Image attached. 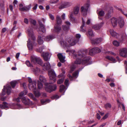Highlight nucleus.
Wrapping results in <instances>:
<instances>
[{"label":"nucleus","instance_id":"obj_30","mask_svg":"<svg viewBox=\"0 0 127 127\" xmlns=\"http://www.w3.org/2000/svg\"><path fill=\"white\" fill-rule=\"evenodd\" d=\"M35 89H35L32 90L33 91L35 97H38L41 95V94L39 91L35 90Z\"/></svg>","mask_w":127,"mask_h":127},{"label":"nucleus","instance_id":"obj_23","mask_svg":"<svg viewBox=\"0 0 127 127\" xmlns=\"http://www.w3.org/2000/svg\"><path fill=\"white\" fill-rule=\"evenodd\" d=\"M43 36H41L39 34L38 37L37 42L39 44H42L43 42Z\"/></svg>","mask_w":127,"mask_h":127},{"label":"nucleus","instance_id":"obj_31","mask_svg":"<svg viewBox=\"0 0 127 127\" xmlns=\"http://www.w3.org/2000/svg\"><path fill=\"white\" fill-rule=\"evenodd\" d=\"M57 24L58 25L61 24L62 22V20L60 17L58 15H57L56 18Z\"/></svg>","mask_w":127,"mask_h":127},{"label":"nucleus","instance_id":"obj_26","mask_svg":"<svg viewBox=\"0 0 127 127\" xmlns=\"http://www.w3.org/2000/svg\"><path fill=\"white\" fill-rule=\"evenodd\" d=\"M79 10V7L77 6L75 7L74 8L73 12L75 15L78 14Z\"/></svg>","mask_w":127,"mask_h":127},{"label":"nucleus","instance_id":"obj_25","mask_svg":"<svg viewBox=\"0 0 127 127\" xmlns=\"http://www.w3.org/2000/svg\"><path fill=\"white\" fill-rule=\"evenodd\" d=\"M61 27L59 26L56 25L54 26V31L55 32L58 33L61 30Z\"/></svg>","mask_w":127,"mask_h":127},{"label":"nucleus","instance_id":"obj_10","mask_svg":"<svg viewBox=\"0 0 127 127\" xmlns=\"http://www.w3.org/2000/svg\"><path fill=\"white\" fill-rule=\"evenodd\" d=\"M41 55L44 60L46 61H47L50 60L51 55L50 53L46 52L42 53Z\"/></svg>","mask_w":127,"mask_h":127},{"label":"nucleus","instance_id":"obj_13","mask_svg":"<svg viewBox=\"0 0 127 127\" xmlns=\"http://www.w3.org/2000/svg\"><path fill=\"white\" fill-rule=\"evenodd\" d=\"M117 21L120 27H123L124 25V19L122 17H119L117 19Z\"/></svg>","mask_w":127,"mask_h":127},{"label":"nucleus","instance_id":"obj_20","mask_svg":"<svg viewBox=\"0 0 127 127\" xmlns=\"http://www.w3.org/2000/svg\"><path fill=\"white\" fill-rule=\"evenodd\" d=\"M39 79L41 82L45 83V85L46 86L48 85L49 84L48 83H46V78L43 76L40 75L39 76Z\"/></svg>","mask_w":127,"mask_h":127},{"label":"nucleus","instance_id":"obj_62","mask_svg":"<svg viewBox=\"0 0 127 127\" xmlns=\"http://www.w3.org/2000/svg\"><path fill=\"white\" fill-rule=\"evenodd\" d=\"M24 22L26 24H28L29 22L28 19L27 18H25L24 20Z\"/></svg>","mask_w":127,"mask_h":127},{"label":"nucleus","instance_id":"obj_15","mask_svg":"<svg viewBox=\"0 0 127 127\" xmlns=\"http://www.w3.org/2000/svg\"><path fill=\"white\" fill-rule=\"evenodd\" d=\"M57 56L61 62L64 63L65 62V56L64 55H63L61 53H59L58 54Z\"/></svg>","mask_w":127,"mask_h":127},{"label":"nucleus","instance_id":"obj_36","mask_svg":"<svg viewBox=\"0 0 127 127\" xmlns=\"http://www.w3.org/2000/svg\"><path fill=\"white\" fill-rule=\"evenodd\" d=\"M89 54L90 55H92L95 53L94 48L89 50Z\"/></svg>","mask_w":127,"mask_h":127},{"label":"nucleus","instance_id":"obj_22","mask_svg":"<svg viewBox=\"0 0 127 127\" xmlns=\"http://www.w3.org/2000/svg\"><path fill=\"white\" fill-rule=\"evenodd\" d=\"M110 32L112 36L116 38H118L119 37V34L118 33H117L113 30H110Z\"/></svg>","mask_w":127,"mask_h":127},{"label":"nucleus","instance_id":"obj_8","mask_svg":"<svg viewBox=\"0 0 127 127\" xmlns=\"http://www.w3.org/2000/svg\"><path fill=\"white\" fill-rule=\"evenodd\" d=\"M57 87V86L56 84L49 85H48L45 87V90L46 91L50 93L55 91Z\"/></svg>","mask_w":127,"mask_h":127},{"label":"nucleus","instance_id":"obj_5","mask_svg":"<svg viewBox=\"0 0 127 127\" xmlns=\"http://www.w3.org/2000/svg\"><path fill=\"white\" fill-rule=\"evenodd\" d=\"M28 81L29 82V88L31 90H33L36 88V82L35 81H32V79L30 77H28Z\"/></svg>","mask_w":127,"mask_h":127},{"label":"nucleus","instance_id":"obj_48","mask_svg":"<svg viewBox=\"0 0 127 127\" xmlns=\"http://www.w3.org/2000/svg\"><path fill=\"white\" fill-rule=\"evenodd\" d=\"M112 14L110 12H108L106 17V18H108L111 17L112 16Z\"/></svg>","mask_w":127,"mask_h":127},{"label":"nucleus","instance_id":"obj_9","mask_svg":"<svg viewBox=\"0 0 127 127\" xmlns=\"http://www.w3.org/2000/svg\"><path fill=\"white\" fill-rule=\"evenodd\" d=\"M11 88L10 85H7L6 86H4L2 95H4L6 93H7L8 95L11 92Z\"/></svg>","mask_w":127,"mask_h":127},{"label":"nucleus","instance_id":"obj_7","mask_svg":"<svg viewBox=\"0 0 127 127\" xmlns=\"http://www.w3.org/2000/svg\"><path fill=\"white\" fill-rule=\"evenodd\" d=\"M48 75L49 76L51 80L53 81L52 83H54L56 81V76L53 70H51L48 71Z\"/></svg>","mask_w":127,"mask_h":127},{"label":"nucleus","instance_id":"obj_63","mask_svg":"<svg viewBox=\"0 0 127 127\" xmlns=\"http://www.w3.org/2000/svg\"><path fill=\"white\" fill-rule=\"evenodd\" d=\"M7 30V29L6 28H3L2 30V33H4Z\"/></svg>","mask_w":127,"mask_h":127},{"label":"nucleus","instance_id":"obj_4","mask_svg":"<svg viewBox=\"0 0 127 127\" xmlns=\"http://www.w3.org/2000/svg\"><path fill=\"white\" fill-rule=\"evenodd\" d=\"M90 4L88 3L85 4L84 6L81 7L80 11L84 16H86L87 14L88 8Z\"/></svg>","mask_w":127,"mask_h":127},{"label":"nucleus","instance_id":"obj_44","mask_svg":"<svg viewBox=\"0 0 127 127\" xmlns=\"http://www.w3.org/2000/svg\"><path fill=\"white\" fill-rule=\"evenodd\" d=\"M104 12L102 11L101 10L99 11L98 13V14L99 16L100 17L103 16H104Z\"/></svg>","mask_w":127,"mask_h":127},{"label":"nucleus","instance_id":"obj_6","mask_svg":"<svg viewBox=\"0 0 127 127\" xmlns=\"http://www.w3.org/2000/svg\"><path fill=\"white\" fill-rule=\"evenodd\" d=\"M31 60L32 63L34 64L37 63L40 65H42L43 61L40 58L34 56H32L31 57Z\"/></svg>","mask_w":127,"mask_h":127},{"label":"nucleus","instance_id":"obj_2","mask_svg":"<svg viewBox=\"0 0 127 127\" xmlns=\"http://www.w3.org/2000/svg\"><path fill=\"white\" fill-rule=\"evenodd\" d=\"M28 32L30 37L28 41H27V45L29 49L30 50H31L33 46H36L37 44L35 42L36 38L34 35L32 30L29 29L28 30Z\"/></svg>","mask_w":127,"mask_h":127},{"label":"nucleus","instance_id":"obj_33","mask_svg":"<svg viewBox=\"0 0 127 127\" xmlns=\"http://www.w3.org/2000/svg\"><path fill=\"white\" fill-rule=\"evenodd\" d=\"M27 93V91L26 90L24 91L23 92L19 94L20 98H22V97H25L23 96L26 95Z\"/></svg>","mask_w":127,"mask_h":127},{"label":"nucleus","instance_id":"obj_3","mask_svg":"<svg viewBox=\"0 0 127 127\" xmlns=\"http://www.w3.org/2000/svg\"><path fill=\"white\" fill-rule=\"evenodd\" d=\"M78 41V40L75 38L73 37H71L66 38L64 41L61 42V43L64 46H69L74 45Z\"/></svg>","mask_w":127,"mask_h":127},{"label":"nucleus","instance_id":"obj_19","mask_svg":"<svg viewBox=\"0 0 127 127\" xmlns=\"http://www.w3.org/2000/svg\"><path fill=\"white\" fill-rule=\"evenodd\" d=\"M117 19L113 17L111 19V24L113 27L116 26L117 25Z\"/></svg>","mask_w":127,"mask_h":127},{"label":"nucleus","instance_id":"obj_47","mask_svg":"<svg viewBox=\"0 0 127 127\" xmlns=\"http://www.w3.org/2000/svg\"><path fill=\"white\" fill-rule=\"evenodd\" d=\"M95 53H97L101 52V50L97 47L94 48Z\"/></svg>","mask_w":127,"mask_h":127},{"label":"nucleus","instance_id":"obj_32","mask_svg":"<svg viewBox=\"0 0 127 127\" xmlns=\"http://www.w3.org/2000/svg\"><path fill=\"white\" fill-rule=\"evenodd\" d=\"M8 107V105L7 103L5 102H3V104L0 105V108L2 109L5 108H7Z\"/></svg>","mask_w":127,"mask_h":127},{"label":"nucleus","instance_id":"obj_58","mask_svg":"<svg viewBox=\"0 0 127 127\" xmlns=\"http://www.w3.org/2000/svg\"><path fill=\"white\" fill-rule=\"evenodd\" d=\"M48 101V100H41V103L43 104H45L46 102H47Z\"/></svg>","mask_w":127,"mask_h":127},{"label":"nucleus","instance_id":"obj_17","mask_svg":"<svg viewBox=\"0 0 127 127\" xmlns=\"http://www.w3.org/2000/svg\"><path fill=\"white\" fill-rule=\"evenodd\" d=\"M41 65L42 66V65ZM42 66L44 70H47L50 68V65L49 62H47L44 63V65H42Z\"/></svg>","mask_w":127,"mask_h":127},{"label":"nucleus","instance_id":"obj_16","mask_svg":"<svg viewBox=\"0 0 127 127\" xmlns=\"http://www.w3.org/2000/svg\"><path fill=\"white\" fill-rule=\"evenodd\" d=\"M21 99L25 105H28L32 103L31 102L28 98H26L25 97H22Z\"/></svg>","mask_w":127,"mask_h":127},{"label":"nucleus","instance_id":"obj_40","mask_svg":"<svg viewBox=\"0 0 127 127\" xmlns=\"http://www.w3.org/2000/svg\"><path fill=\"white\" fill-rule=\"evenodd\" d=\"M88 33L89 35L90 36H93L94 35V34L92 30H89L88 31Z\"/></svg>","mask_w":127,"mask_h":127},{"label":"nucleus","instance_id":"obj_51","mask_svg":"<svg viewBox=\"0 0 127 127\" xmlns=\"http://www.w3.org/2000/svg\"><path fill=\"white\" fill-rule=\"evenodd\" d=\"M26 64L28 66H32V65L31 64L30 62L28 61H26Z\"/></svg>","mask_w":127,"mask_h":127},{"label":"nucleus","instance_id":"obj_57","mask_svg":"<svg viewBox=\"0 0 127 127\" xmlns=\"http://www.w3.org/2000/svg\"><path fill=\"white\" fill-rule=\"evenodd\" d=\"M108 116V114L107 113L106 114L105 116L103 117L102 119L105 120L106 119Z\"/></svg>","mask_w":127,"mask_h":127},{"label":"nucleus","instance_id":"obj_28","mask_svg":"<svg viewBox=\"0 0 127 127\" xmlns=\"http://www.w3.org/2000/svg\"><path fill=\"white\" fill-rule=\"evenodd\" d=\"M39 24L40 25V28L41 29V31L43 33L45 32L46 31V30L45 28L44 25L40 22H39Z\"/></svg>","mask_w":127,"mask_h":127},{"label":"nucleus","instance_id":"obj_55","mask_svg":"<svg viewBox=\"0 0 127 127\" xmlns=\"http://www.w3.org/2000/svg\"><path fill=\"white\" fill-rule=\"evenodd\" d=\"M68 82V80L67 79L65 81L64 84L66 86H68L69 85Z\"/></svg>","mask_w":127,"mask_h":127},{"label":"nucleus","instance_id":"obj_54","mask_svg":"<svg viewBox=\"0 0 127 127\" xmlns=\"http://www.w3.org/2000/svg\"><path fill=\"white\" fill-rule=\"evenodd\" d=\"M111 107V105L109 103H107L106 104L105 106V107L106 108H110Z\"/></svg>","mask_w":127,"mask_h":127},{"label":"nucleus","instance_id":"obj_11","mask_svg":"<svg viewBox=\"0 0 127 127\" xmlns=\"http://www.w3.org/2000/svg\"><path fill=\"white\" fill-rule=\"evenodd\" d=\"M120 56L123 57H127V49L126 48H123L121 49L120 51Z\"/></svg>","mask_w":127,"mask_h":127},{"label":"nucleus","instance_id":"obj_37","mask_svg":"<svg viewBox=\"0 0 127 127\" xmlns=\"http://www.w3.org/2000/svg\"><path fill=\"white\" fill-rule=\"evenodd\" d=\"M69 18L70 20L74 22L75 21V19L73 17V14L72 13H71L69 15Z\"/></svg>","mask_w":127,"mask_h":127},{"label":"nucleus","instance_id":"obj_1","mask_svg":"<svg viewBox=\"0 0 127 127\" xmlns=\"http://www.w3.org/2000/svg\"><path fill=\"white\" fill-rule=\"evenodd\" d=\"M88 51V50L85 49L78 51L77 54H73V58L76 59L74 62L75 64H84L88 62L90 57L86 56Z\"/></svg>","mask_w":127,"mask_h":127},{"label":"nucleus","instance_id":"obj_27","mask_svg":"<svg viewBox=\"0 0 127 127\" xmlns=\"http://www.w3.org/2000/svg\"><path fill=\"white\" fill-rule=\"evenodd\" d=\"M54 38V36L53 35H48L45 38V40L47 41H48Z\"/></svg>","mask_w":127,"mask_h":127},{"label":"nucleus","instance_id":"obj_14","mask_svg":"<svg viewBox=\"0 0 127 127\" xmlns=\"http://www.w3.org/2000/svg\"><path fill=\"white\" fill-rule=\"evenodd\" d=\"M71 5L70 3L68 2H64L59 7L60 9H62L70 6Z\"/></svg>","mask_w":127,"mask_h":127},{"label":"nucleus","instance_id":"obj_41","mask_svg":"<svg viewBox=\"0 0 127 127\" xmlns=\"http://www.w3.org/2000/svg\"><path fill=\"white\" fill-rule=\"evenodd\" d=\"M79 74V71H75L73 74V77H74L76 78L78 76Z\"/></svg>","mask_w":127,"mask_h":127},{"label":"nucleus","instance_id":"obj_18","mask_svg":"<svg viewBox=\"0 0 127 127\" xmlns=\"http://www.w3.org/2000/svg\"><path fill=\"white\" fill-rule=\"evenodd\" d=\"M65 23L67 25H64L62 26V28L63 30L64 31H67L69 30V26L70 25V23L69 22L66 21L65 22Z\"/></svg>","mask_w":127,"mask_h":127},{"label":"nucleus","instance_id":"obj_21","mask_svg":"<svg viewBox=\"0 0 127 127\" xmlns=\"http://www.w3.org/2000/svg\"><path fill=\"white\" fill-rule=\"evenodd\" d=\"M102 41V39L101 38H96L94 40H92V42L94 44H97L100 43Z\"/></svg>","mask_w":127,"mask_h":127},{"label":"nucleus","instance_id":"obj_45","mask_svg":"<svg viewBox=\"0 0 127 127\" xmlns=\"http://www.w3.org/2000/svg\"><path fill=\"white\" fill-rule=\"evenodd\" d=\"M38 89H40L43 87V85L41 82L39 81H38Z\"/></svg>","mask_w":127,"mask_h":127},{"label":"nucleus","instance_id":"obj_42","mask_svg":"<svg viewBox=\"0 0 127 127\" xmlns=\"http://www.w3.org/2000/svg\"><path fill=\"white\" fill-rule=\"evenodd\" d=\"M28 95L31 98H32L33 100L34 101H36V99L34 96L33 95L32 93H29L28 94Z\"/></svg>","mask_w":127,"mask_h":127},{"label":"nucleus","instance_id":"obj_39","mask_svg":"<svg viewBox=\"0 0 127 127\" xmlns=\"http://www.w3.org/2000/svg\"><path fill=\"white\" fill-rule=\"evenodd\" d=\"M17 83V82L16 81H13L11 82L10 84L12 87L14 88Z\"/></svg>","mask_w":127,"mask_h":127},{"label":"nucleus","instance_id":"obj_24","mask_svg":"<svg viewBox=\"0 0 127 127\" xmlns=\"http://www.w3.org/2000/svg\"><path fill=\"white\" fill-rule=\"evenodd\" d=\"M31 5L29 4V5L26 6H24L20 8V10L21 11H27L28 10L31 8Z\"/></svg>","mask_w":127,"mask_h":127},{"label":"nucleus","instance_id":"obj_56","mask_svg":"<svg viewBox=\"0 0 127 127\" xmlns=\"http://www.w3.org/2000/svg\"><path fill=\"white\" fill-rule=\"evenodd\" d=\"M44 48V47H42L41 48H39V49L37 51L40 52V53H41L42 52V50Z\"/></svg>","mask_w":127,"mask_h":127},{"label":"nucleus","instance_id":"obj_46","mask_svg":"<svg viewBox=\"0 0 127 127\" xmlns=\"http://www.w3.org/2000/svg\"><path fill=\"white\" fill-rule=\"evenodd\" d=\"M113 44L114 46H119L120 43L117 41L115 40L113 42Z\"/></svg>","mask_w":127,"mask_h":127},{"label":"nucleus","instance_id":"obj_29","mask_svg":"<svg viewBox=\"0 0 127 127\" xmlns=\"http://www.w3.org/2000/svg\"><path fill=\"white\" fill-rule=\"evenodd\" d=\"M67 88L64 85H61L60 86V91L61 92H64Z\"/></svg>","mask_w":127,"mask_h":127},{"label":"nucleus","instance_id":"obj_49","mask_svg":"<svg viewBox=\"0 0 127 127\" xmlns=\"http://www.w3.org/2000/svg\"><path fill=\"white\" fill-rule=\"evenodd\" d=\"M64 80V78L60 79L58 80L57 82V84H60L62 83L63 81Z\"/></svg>","mask_w":127,"mask_h":127},{"label":"nucleus","instance_id":"obj_60","mask_svg":"<svg viewBox=\"0 0 127 127\" xmlns=\"http://www.w3.org/2000/svg\"><path fill=\"white\" fill-rule=\"evenodd\" d=\"M68 77L69 78V79L71 80H73V76H71L70 74H68L67 75Z\"/></svg>","mask_w":127,"mask_h":127},{"label":"nucleus","instance_id":"obj_59","mask_svg":"<svg viewBox=\"0 0 127 127\" xmlns=\"http://www.w3.org/2000/svg\"><path fill=\"white\" fill-rule=\"evenodd\" d=\"M65 13L63 14L61 16V17L63 20H64L65 19Z\"/></svg>","mask_w":127,"mask_h":127},{"label":"nucleus","instance_id":"obj_34","mask_svg":"<svg viewBox=\"0 0 127 127\" xmlns=\"http://www.w3.org/2000/svg\"><path fill=\"white\" fill-rule=\"evenodd\" d=\"M106 58L113 62H115L116 61L115 59L111 56H107L106 57Z\"/></svg>","mask_w":127,"mask_h":127},{"label":"nucleus","instance_id":"obj_12","mask_svg":"<svg viewBox=\"0 0 127 127\" xmlns=\"http://www.w3.org/2000/svg\"><path fill=\"white\" fill-rule=\"evenodd\" d=\"M104 23L102 22L99 24H97L94 25L93 26V28L95 30H99L103 26Z\"/></svg>","mask_w":127,"mask_h":127},{"label":"nucleus","instance_id":"obj_50","mask_svg":"<svg viewBox=\"0 0 127 127\" xmlns=\"http://www.w3.org/2000/svg\"><path fill=\"white\" fill-rule=\"evenodd\" d=\"M59 0H51L50 3L51 4L56 3L58 2Z\"/></svg>","mask_w":127,"mask_h":127},{"label":"nucleus","instance_id":"obj_35","mask_svg":"<svg viewBox=\"0 0 127 127\" xmlns=\"http://www.w3.org/2000/svg\"><path fill=\"white\" fill-rule=\"evenodd\" d=\"M82 22L83 24L80 27V31L83 32H85V30L83 29V28L84 27L85 24V22L83 18H82Z\"/></svg>","mask_w":127,"mask_h":127},{"label":"nucleus","instance_id":"obj_43","mask_svg":"<svg viewBox=\"0 0 127 127\" xmlns=\"http://www.w3.org/2000/svg\"><path fill=\"white\" fill-rule=\"evenodd\" d=\"M75 67V66L74 64H73L70 67V69L69 71L71 73L74 70Z\"/></svg>","mask_w":127,"mask_h":127},{"label":"nucleus","instance_id":"obj_61","mask_svg":"<svg viewBox=\"0 0 127 127\" xmlns=\"http://www.w3.org/2000/svg\"><path fill=\"white\" fill-rule=\"evenodd\" d=\"M49 16L50 18L52 20H54V17L51 14H49Z\"/></svg>","mask_w":127,"mask_h":127},{"label":"nucleus","instance_id":"obj_52","mask_svg":"<svg viewBox=\"0 0 127 127\" xmlns=\"http://www.w3.org/2000/svg\"><path fill=\"white\" fill-rule=\"evenodd\" d=\"M30 21L34 25H35L36 24V22L35 20L32 19L30 20Z\"/></svg>","mask_w":127,"mask_h":127},{"label":"nucleus","instance_id":"obj_38","mask_svg":"<svg viewBox=\"0 0 127 127\" xmlns=\"http://www.w3.org/2000/svg\"><path fill=\"white\" fill-rule=\"evenodd\" d=\"M40 71V69L38 68H36L33 69V72L35 74H37L39 73Z\"/></svg>","mask_w":127,"mask_h":127},{"label":"nucleus","instance_id":"obj_64","mask_svg":"<svg viewBox=\"0 0 127 127\" xmlns=\"http://www.w3.org/2000/svg\"><path fill=\"white\" fill-rule=\"evenodd\" d=\"M96 118L98 120H99L100 118V116L98 113H97L96 114Z\"/></svg>","mask_w":127,"mask_h":127},{"label":"nucleus","instance_id":"obj_53","mask_svg":"<svg viewBox=\"0 0 127 127\" xmlns=\"http://www.w3.org/2000/svg\"><path fill=\"white\" fill-rule=\"evenodd\" d=\"M62 73L58 76V77H59L63 76H64V75L65 73V71L64 70H62Z\"/></svg>","mask_w":127,"mask_h":127}]
</instances>
